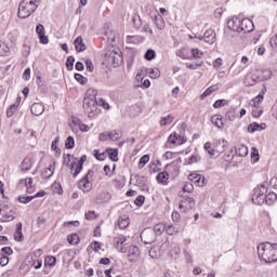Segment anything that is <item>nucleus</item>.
Instances as JSON below:
<instances>
[{"label":"nucleus","mask_w":277,"mask_h":277,"mask_svg":"<svg viewBox=\"0 0 277 277\" xmlns=\"http://www.w3.org/2000/svg\"><path fill=\"white\" fill-rule=\"evenodd\" d=\"M10 263V258L8 255H4L3 253H0V265L1 267H5Z\"/></svg>","instance_id":"nucleus-56"},{"label":"nucleus","mask_w":277,"mask_h":277,"mask_svg":"<svg viewBox=\"0 0 277 277\" xmlns=\"http://www.w3.org/2000/svg\"><path fill=\"white\" fill-rule=\"evenodd\" d=\"M94 157H95V159H97V161H105L107 155H105V153H98V150L95 149Z\"/></svg>","instance_id":"nucleus-57"},{"label":"nucleus","mask_w":277,"mask_h":277,"mask_svg":"<svg viewBox=\"0 0 277 277\" xmlns=\"http://www.w3.org/2000/svg\"><path fill=\"white\" fill-rule=\"evenodd\" d=\"M188 181L197 185V187H205V185H207V179H205L203 175L198 173H190L188 175Z\"/></svg>","instance_id":"nucleus-11"},{"label":"nucleus","mask_w":277,"mask_h":277,"mask_svg":"<svg viewBox=\"0 0 277 277\" xmlns=\"http://www.w3.org/2000/svg\"><path fill=\"white\" fill-rule=\"evenodd\" d=\"M130 222H129V217H119L118 220V226L121 229H124L129 226Z\"/></svg>","instance_id":"nucleus-41"},{"label":"nucleus","mask_w":277,"mask_h":277,"mask_svg":"<svg viewBox=\"0 0 277 277\" xmlns=\"http://www.w3.org/2000/svg\"><path fill=\"white\" fill-rule=\"evenodd\" d=\"M259 159H260L259 149L253 147L252 151H251V161H253V163H256L259 161Z\"/></svg>","instance_id":"nucleus-51"},{"label":"nucleus","mask_w":277,"mask_h":277,"mask_svg":"<svg viewBox=\"0 0 277 277\" xmlns=\"http://www.w3.org/2000/svg\"><path fill=\"white\" fill-rule=\"evenodd\" d=\"M187 142V138L185 136H182L177 134L176 132H173L164 144V148H173V146H182V144H185Z\"/></svg>","instance_id":"nucleus-6"},{"label":"nucleus","mask_w":277,"mask_h":277,"mask_svg":"<svg viewBox=\"0 0 277 277\" xmlns=\"http://www.w3.org/2000/svg\"><path fill=\"white\" fill-rule=\"evenodd\" d=\"M216 90H220V85H219V84H213V85L209 87V88L200 95L201 101H205V98H207V96H211V93H212V92H216Z\"/></svg>","instance_id":"nucleus-26"},{"label":"nucleus","mask_w":277,"mask_h":277,"mask_svg":"<svg viewBox=\"0 0 277 277\" xmlns=\"http://www.w3.org/2000/svg\"><path fill=\"white\" fill-rule=\"evenodd\" d=\"M154 232V235L156 237H159V235H162L163 232H166V224L163 223H158L154 226V228L151 229Z\"/></svg>","instance_id":"nucleus-30"},{"label":"nucleus","mask_w":277,"mask_h":277,"mask_svg":"<svg viewBox=\"0 0 277 277\" xmlns=\"http://www.w3.org/2000/svg\"><path fill=\"white\" fill-rule=\"evenodd\" d=\"M140 237L141 241H143L145 246L155 243V241H157V236L155 235V232L150 227L143 229Z\"/></svg>","instance_id":"nucleus-8"},{"label":"nucleus","mask_w":277,"mask_h":277,"mask_svg":"<svg viewBox=\"0 0 277 277\" xmlns=\"http://www.w3.org/2000/svg\"><path fill=\"white\" fill-rule=\"evenodd\" d=\"M21 183H24L27 194H34V179L26 177L24 180H21Z\"/></svg>","instance_id":"nucleus-24"},{"label":"nucleus","mask_w":277,"mask_h":277,"mask_svg":"<svg viewBox=\"0 0 277 277\" xmlns=\"http://www.w3.org/2000/svg\"><path fill=\"white\" fill-rule=\"evenodd\" d=\"M205 150H207L208 155H210V157H213L215 155V150L211 147V142H207L203 145Z\"/></svg>","instance_id":"nucleus-50"},{"label":"nucleus","mask_w":277,"mask_h":277,"mask_svg":"<svg viewBox=\"0 0 277 277\" xmlns=\"http://www.w3.org/2000/svg\"><path fill=\"white\" fill-rule=\"evenodd\" d=\"M145 200H146V197H144L143 195H138L134 200V205H136V207H142Z\"/></svg>","instance_id":"nucleus-58"},{"label":"nucleus","mask_w":277,"mask_h":277,"mask_svg":"<svg viewBox=\"0 0 277 277\" xmlns=\"http://www.w3.org/2000/svg\"><path fill=\"white\" fill-rule=\"evenodd\" d=\"M67 241L71 245V246H77V243H79V235L77 234H71L67 237Z\"/></svg>","instance_id":"nucleus-43"},{"label":"nucleus","mask_w":277,"mask_h":277,"mask_svg":"<svg viewBox=\"0 0 277 277\" xmlns=\"http://www.w3.org/2000/svg\"><path fill=\"white\" fill-rule=\"evenodd\" d=\"M132 21L135 29H140V27H142V19L140 16H134Z\"/></svg>","instance_id":"nucleus-60"},{"label":"nucleus","mask_w":277,"mask_h":277,"mask_svg":"<svg viewBox=\"0 0 277 277\" xmlns=\"http://www.w3.org/2000/svg\"><path fill=\"white\" fill-rule=\"evenodd\" d=\"M74 161H76L77 167L72 173V176L74 179H77V176H79V174H81L83 171V163L88 161V156L83 155L80 159L74 158Z\"/></svg>","instance_id":"nucleus-15"},{"label":"nucleus","mask_w":277,"mask_h":277,"mask_svg":"<svg viewBox=\"0 0 277 277\" xmlns=\"http://www.w3.org/2000/svg\"><path fill=\"white\" fill-rule=\"evenodd\" d=\"M75 79L81 85H85L88 83V78L83 77V75H81V74H75Z\"/></svg>","instance_id":"nucleus-49"},{"label":"nucleus","mask_w":277,"mask_h":277,"mask_svg":"<svg viewBox=\"0 0 277 277\" xmlns=\"http://www.w3.org/2000/svg\"><path fill=\"white\" fill-rule=\"evenodd\" d=\"M18 110V105L13 104L6 109V118H12L14 114Z\"/></svg>","instance_id":"nucleus-40"},{"label":"nucleus","mask_w":277,"mask_h":277,"mask_svg":"<svg viewBox=\"0 0 277 277\" xmlns=\"http://www.w3.org/2000/svg\"><path fill=\"white\" fill-rule=\"evenodd\" d=\"M18 202H21L22 205H29V202H31V200H34L32 196H25L22 195L17 198Z\"/></svg>","instance_id":"nucleus-45"},{"label":"nucleus","mask_w":277,"mask_h":277,"mask_svg":"<svg viewBox=\"0 0 277 277\" xmlns=\"http://www.w3.org/2000/svg\"><path fill=\"white\" fill-rule=\"evenodd\" d=\"M34 168V158L31 156H26L21 164L22 172H29Z\"/></svg>","instance_id":"nucleus-18"},{"label":"nucleus","mask_w":277,"mask_h":277,"mask_svg":"<svg viewBox=\"0 0 277 277\" xmlns=\"http://www.w3.org/2000/svg\"><path fill=\"white\" fill-rule=\"evenodd\" d=\"M30 111L34 116H42V114H44V105L41 103H34L31 105Z\"/></svg>","instance_id":"nucleus-21"},{"label":"nucleus","mask_w":277,"mask_h":277,"mask_svg":"<svg viewBox=\"0 0 277 277\" xmlns=\"http://www.w3.org/2000/svg\"><path fill=\"white\" fill-rule=\"evenodd\" d=\"M266 128L265 123H258V122H253L251 124L248 126V132L249 133H256V131H264V129Z\"/></svg>","instance_id":"nucleus-22"},{"label":"nucleus","mask_w":277,"mask_h":277,"mask_svg":"<svg viewBox=\"0 0 277 277\" xmlns=\"http://www.w3.org/2000/svg\"><path fill=\"white\" fill-rule=\"evenodd\" d=\"M96 90L89 89L85 92L83 98L84 114L88 116V118H91V120H94V118H98V114H101V109H98V101L96 100Z\"/></svg>","instance_id":"nucleus-1"},{"label":"nucleus","mask_w":277,"mask_h":277,"mask_svg":"<svg viewBox=\"0 0 277 277\" xmlns=\"http://www.w3.org/2000/svg\"><path fill=\"white\" fill-rule=\"evenodd\" d=\"M140 256H141L140 248L133 245L130 246L128 250V259L130 263H135V261L140 259Z\"/></svg>","instance_id":"nucleus-16"},{"label":"nucleus","mask_w":277,"mask_h":277,"mask_svg":"<svg viewBox=\"0 0 277 277\" xmlns=\"http://www.w3.org/2000/svg\"><path fill=\"white\" fill-rule=\"evenodd\" d=\"M14 239H15V241H23V239H24L23 223H17L16 224V230L14 233Z\"/></svg>","instance_id":"nucleus-25"},{"label":"nucleus","mask_w":277,"mask_h":277,"mask_svg":"<svg viewBox=\"0 0 277 277\" xmlns=\"http://www.w3.org/2000/svg\"><path fill=\"white\" fill-rule=\"evenodd\" d=\"M262 76H259L260 81H267L272 79V71L269 69H263L261 70Z\"/></svg>","instance_id":"nucleus-36"},{"label":"nucleus","mask_w":277,"mask_h":277,"mask_svg":"<svg viewBox=\"0 0 277 277\" xmlns=\"http://www.w3.org/2000/svg\"><path fill=\"white\" fill-rule=\"evenodd\" d=\"M13 220H16V211L3 208L0 222H13Z\"/></svg>","instance_id":"nucleus-14"},{"label":"nucleus","mask_w":277,"mask_h":277,"mask_svg":"<svg viewBox=\"0 0 277 277\" xmlns=\"http://www.w3.org/2000/svg\"><path fill=\"white\" fill-rule=\"evenodd\" d=\"M267 194V183H263L260 186L254 188L252 202L254 205H265V196Z\"/></svg>","instance_id":"nucleus-4"},{"label":"nucleus","mask_w":277,"mask_h":277,"mask_svg":"<svg viewBox=\"0 0 277 277\" xmlns=\"http://www.w3.org/2000/svg\"><path fill=\"white\" fill-rule=\"evenodd\" d=\"M176 155H181V151H179V153L167 151L162 157H163V159H166L167 161H170V159H174V157H176Z\"/></svg>","instance_id":"nucleus-54"},{"label":"nucleus","mask_w":277,"mask_h":277,"mask_svg":"<svg viewBox=\"0 0 277 277\" xmlns=\"http://www.w3.org/2000/svg\"><path fill=\"white\" fill-rule=\"evenodd\" d=\"M45 262L48 263L49 267H53L57 263V259L55 256H48L45 258Z\"/></svg>","instance_id":"nucleus-59"},{"label":"nucleus","mask_w":277,"mask_h":277,"mask_svg":"<svg viewBox=\"0 0 277 277\" xmlns=\"http://www.w3.org/2000/svg\"><path fill=\"white\" fill-rule=\"evenodd\" d=\"M148 161H150V156H148V155L142 156L140 161H138L140 170H142V168H144V166H146Z\"/></svg>","instance_id":"nucleus-47"},{"label":"nucleus","mask_w":277,"mask_h":277,"mask_svg":"<svg viewBox=\"0 0 277 277\" xmlns=\"http://www.w3.org/2000/svg\"><path fill=\"white\" fill-rule=\"evenodd\" d=\"M181 230V226L180 225H169V226H166V233L167 235H179Z\"/></svg>","instance_id":"nucleus-29"},{"label":"nucleus","mask_w":277,"mask_h":277,"mask_svg":"<svg viewBox=\"0 0 277 277\" xmlns=\"http://www.w3.org/2000/svg\"><path fill=\"white\" fill-rule=\"evenodd\" d=\"M240 26H241V17L233 16L230 19L227 21V27L228 29H232V31H236L237 34H240Z\"/></svg>","instance_id":"nucleus-13"},{"label":"nucleus","mask_w":277,"mask_h":277,"mask_svg":"<svg viewBox=\"0 0 277 277\" xmlns=\"http://www.w3.org/2000/svg\"><path fill=\"white\" fill-rule=\"evenodd\" d=\"M93 176H94V171L89 170L87 174L81 180H79L78 188L81 192H83V194H88L92 192V182H90V177H93Z\"/></svg>","instance_id":"nucleus-5"},{"label":"nucleus","mask_w":277,"mask_h":277,"mask_svg":"<svg viewBox=\"0 0 277 277\" xmlns=\"http://www.w3.org/2000/svg\"><path fill=\"white\" fill-rule=\"evenodd\" d=\"M106 153L110 161H115V162L118 161V149L107 148Z\"/></svg>","instance_id":"nucleus-32"},{"label":"nucleus","mask_w":277,"mask_h":277,"mask_svg":"<svg viewBox=\"0 0 277 277\" xmlns=\"http://www.w3.org/2000/svg\"><path fill=\"white\" fill-rule=\"evenodd\" d=\"M169 179H170V174L168 173V171L160 172L157 175L158 183H168Z\"/></svg>","instance_id":"nucleus-34"},{"label":"nucleus","mask_w":277,"mask_h":277,"mask_svg":"<svg viewBox=\"0 0 277 277\" xmlns=\"http://www.w3.org/2000/svg\"><path fill=\"white\" fill-rule=\"evenodd\" d=\"M194 207H196V200L192 197L182 199L179 205V209H181L183 213H187V211H190Z\"/></svg>","instance_id":"nucleus-9"},{"label":"nucleus","mask_w":277,"mask_h":277,"mask_svg":"<svg viewBox=\"0 0 277 277\" xmlns=\"http://www.w3.org/2000/svg\"><path fill=\"white\" fill-rule=\"evenodd\" d=\"M183 192L192 194L194 192V184L192 182H186L183 186Z\"/></svg>","instance_id":"nucleus-53"},{"label":"nucleus","mask_w":277,"mask_h":277,"mask_svg":"<svg viewBox=\"0 0 277 277\" xmlns=\"http://www.w3.org/2000/svg\"><path fill=\"white\" fill-rule=\"evenodd\" d=\"M10 55V47L3 41H0V56L8 57Z\"/></svg>","instance_id":"nucleus-31"},{"label":"nucleus","mask_w":277,"mask_h":277,"mask_svg":"<svg viewBox=\"0 0 277 277\" xmlns=\"http://www.w3.org/2000/svg\"><path fill=\"white\" fill-rule=\"evenodd\" d=\"M105 60L108 64L114 66V68H118V66L122 64V53L113 50L105 54Z\"/></svg>","instance_id":"nucleus-7"},{"label":"nucleus","mask_w":277,"mask_h":277,"mask_svg":"<svg viewBox=\"0 0 277 277\" xmlns=\"http://www.w3.org/2000/svg\"><path fill=\"white\" fill-rule=\"evenodd\" d=\"M85 220H96V212L95 211H89L84 215Z\"/></svg>","instance_id":"nucleus-64"},{"label":"nucleus","mask_w":277,"mask_h":277,"mask_svg":"<svg viewBox=\"0 0 277 277\" xmlns=\"http://www.w3.org/2000/svg\"><path fill=\"white\" fill-rule=\"evenodd\" d=\"M145 60L147 62H153V60H155V57H157V52H155V50L153 49H148L146 52H145V55H144Z\"/></svg>","instance_id":"nucleus-35"},{"label":"nucleus","mask_w":277,"mask_h":277,"mask_svg":"<svg viewBox=\"0 0 277 277\" xmlns=\"http://www.w3.org/2000/svg\"><path fill=\"white\" fill-rule=\"evenodd\" d=\"M211 122L217 129H224V121L222 120V115H214L211 117Z\"/></svg>","instance_id":"nucleus-23"},{"label":"nucleus","mask_w":277,"mask_h":277,"mask_svg":"<svg viewBox=\"0 0 277 277\" xmlns=\"http://www.w3.org/2000/svg\"><path fill=\"white\" fill-rule=\"evenodd\" d=\"M38 10L36 4L29 2V0H22L18 6L17 16L19 18H29Z\"/></svg>","instance_id":"nucleus-3"},{"label":"nucleus","mask_w":277,"mask_h":277,"mask_svg":"<svg viewBox=\"0 0 277 277\" xmlns=\"http://www.w3.org/2000/svg\"><path fill=\"white\" fill-rule=\"evenodd\" d=\"M245 85H247V88L256 85V79L252 76H247L245 79Z\"/></svg>","instance_id":"nucleus-46"},{"label":"nucleus","mask_w":277,"mask_h":277,"mask_svg":"<svg viewBox=\"0 0 277 277\" xmlns=\"http://www.w3.org/2000/svg\"><path fill=\"white\" fill-rule=\"evenodd\" d=\"M36 34L38 35L40 44H47L49 42V37L45 35L44 25L38 24L36 26Z\"/></svg>","instance_id":"nucleus-17"},{"label":"nucleus","mask_w":277,"mask_h":277,"mask_svg":"<svg viewBox=\"0 0 277 277\" xmlns=\"http://www.w3.org/2000/svg\"><path fill=\"white\" fill-rule=\"evenodd\" d=\"M65 148H67V150H71V148H75V137L68 136L66 138Z\"/></svg>","instance_id":"nucleus-44"},{"label":"nucleus","mask_w":277,"mask_h":277,"mask_svg":"<svg viewBox=\"0 0 277 277\" xmlns=\"http://www.w3.org/2000/svg\"><path fill=\"white\" fill-rule=\"evenodd\" d=\"M55 172V164H50L48 168L44 169V171L41 173V176L43 179H51L53 176V173Z\"/></svg>","instance_id":"nucleus-27"},{"label":"nucleus","mask_w":277,"mask_h":277,"mask_svg":"<svg viewBox=\"0 0 277 277\" xmlns=\"http://www.w3.org/2000/svg\"><path fill=\"white\" fill-rule=\"evenodd\" d=\"M75 49L77 53H83L88 48L85 47V43H83V37L79 36L74 41Z\"/></svg>","instance_id":"nucleus-20"},{"label":"nucleus","mask_w":277,"mask_h":277,"mask_svg":"<svg viewBox=\"0 0 277 277\" xmlns=\"http://www.w3.org/2000/svg\"><path fill=\"white\" fill-rule=\"evenodd\" d=\"M52 189L54 194H58V196H62L64 194V189L62 188V184L60 182H54L52 184Z\"/></svg>","instance_id":"nucleus-39"},{"label":"nucleus","mask_w":277,"mask_h":277,"mask_svg":"<svg viewBox=\"0 0 277 277\" xmlns=\"http://www.w3.org/2000/svg\"><path fill=\"white\" fill-rule=\"evenodd\" d=\"M226 105V100H217L214 102L213 107L214 109H220V107H224Z\"/></svg>","instance_id":"nucleus-62"},{"label":"nucleus","mask_w":277,"mask_h":277,"mask_svg":"<svg viewBox=\"0 0 277 277\" xmlns=\"http://www.w3.org/2000/svg\"><path fill=\"white\" fill-rule=\"evenodd\" d=\"M205 53L200 51L198 48L192 49V60H201Z\"/></svg>","instance_id":"nucleus-38"},{"label":"nucleus","mask_w":277,"mask_h":277,"mask_svg":"<svg viewBox=\"0 0 277 277\" xmlns=\"http://www.w3.org/2000/svg\"><path fill=\"white\" fill-rule=\"evenodd\" d=\"M263 103V95H258L253 100H251L250 105L251 107H256L258 105H261Z\"/></svg>","instance_id":"nucleus-48"},{"label":"nucleus","mask_w":277,"mask_h":277,"mask_svg":"<svg viewBox=\"0 0 277 277\" xmlns=\"http://www.w3.org/2000/svg\"><path fill=\"white\" fill-rule=\"evenodd\" d=\"M100 142H109V133L107 132H102L98 135Z\"/></svg>","instance_id":"nucleus-63"},{"label":"nucleus","mask_w":277,"mask_h":277,"mask_svg":"<svg viewBox=\"0 0 277 277\" xmlns=\"http://www.w3.org/2000/svg\"><path fill=\"white\" fill-rule=\"evenodd\" d=\"M254 31V23L250 18H240V34H250Z\"/></svg>","instance_id":"nucleus-10"},{"label":"nucleus","mask_w":277,"mask_h":277,"mask_svg":"<svg viewBox=\"0 0 277 277\" xmlns=\"http://www.w3.org/2000/svg\"><path fill=\"white\" fill-rule=\"evenodd\" d=\"M258 255L264 263H276L277 243L263 242L258 246Z\"/></svg>","instance_id":"nucleus-2"},{"label":"nucleus","mask_w":277,"mask_h":277,"mask_svg":"<svg viewBox=\"0 0 277 277\" xmlns=\"http://www.w3.org/2000/svg\"><path fill=\"white\" fill-rule=\"evenodd\" d=\"M127 241V237L124 235H119L114 238V246L118 250V252H121L124 254L127 252V247H124V242Z\"/></svg>","instance_id":"nucleus-12"},{"label":"nucleus","mask_w":277,"mask_h":277,"mask_svg":"<svg viewBox=\"0 0 277 277\" xmlns=\"http://www.w3.org/2000/svg\"><path fill=\"white\" fill-rule=\"evenodd\" d=\"M202 38L207 44H215V31L213 29L206 30Z\"/></svg>","instance_id":"nucleus-19"},{"label":"nucleus","mask_w":277,"mask_h":277,"mask_svg":"<svg viewBox=\"0 0 277 277\" xmlns=\"http://www.w3.org/2000/svg\"><path fill=\"white\" fill-rule=\"evenodd\" d=\"M103 107L104 109H109V103L103 98L97 100V107Z\"/></svg>","instance_id":"nucleus-61"},{"label":"nucleus","mask_w":277,"mask_h":277,"mask_svg":"<svg viewBox=\"0 0 277 277\" xmlns=\"http://www.w3.org/2000/svg\"><path fill=\"white\" fill-rule=\"evenodd\" d=\"M0 254H3L4 256H11V254H14V250H12V247H3Z\"/></svg>","instance_id":"nucleus-55"},{"label":"nucleus","mask_w":277,"mask_h":277,"mask_svg":"<svg viewBox=\"0 0 277 277\" xmlns=\"http://www.w3.org/2000/svg\"><path fill=\"white\" fill-rule=\"evenodd\" d=\"M276 200H277L276 193H274V192L266 193L264 205H268V206L274 205V202H276Z\"/></svg>","instance_id":"nucleus-28"},{"label":"nucleus","mask_w":277,"mask_h":277,"mask_svg":"<svg viewBox=\"0 0 277 277\" xmlns=\"http://www.w3.org/2000/svg\"><path fill=\"white\" fill-rule=\"evenodd\" d=\"M174 122V117L172 115H168L160 119V126L166 127L167 124H172Z\"/></svg>","instance_id":"nucleus-37"},{"label":"nucleus","mask_w":277,"mask_h":277,"mask_svg":"<svg viewBox=\"0 0 277 277\" xmlns=\"http://www.w3.org/2000/svg\"><path fill=\"white\" fill-rule=\"evenodd\" d=\"M74 66H75V56H68L66 61L67 70H72Z\"/></svg>","instance_id":"nucleus-52"},{"label":"nucleus","mask_w":277,"mask_h":277,"mask_svg":"<svg viewBox=\"0 0 277 277\" xmlns=\"http://www.w3.org/2000/svg\"><path fill=\"white\" fill-rule=\"evenodd\" d=\"M202 64H205V62L202 61H198L196 63H186V68H188L189 70H196L197 68H200Z\"/></svg>","instance_id":"nucleus-42"},{"label":"nucleus","mask_w":277,"mask_h":277,"mask_svg":"<svg viewBox=\"0 0 277 277\" xmlns=\"http://www.w3.org/2000/svg\"><path fill=\"white\" fill-rule=\"evenodd\" d=\"M108 137H109L110 142H118V140H120V137H122V133L118 132L116 130H113V131L108 132Z\"/></svg>","instance_id":"nucleus-33"}]
</instances>
